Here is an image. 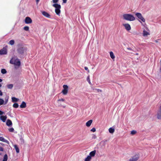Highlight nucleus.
Instances as JSON below:
<instances>
[{"mask_svg":"<svg viewBox=\"0 0 161 161\" xmlns=\"http://www.w3.org/2000/svg\"><path fill=\"white\" fill-rule=\"evenodd\" d=\"M15 48L13 47L11 49V52H13V54H14V53L15 52Z\"/></svg>","mask_w":161,"mask_h":161,"instance_id":"nucleus-31","label":"nucleus"},{"mask_svg":"<svg viewBox=\"0 0 161 161\" xmlns=\"http://www.w3.org/2000/svg\"><path fill=\"white\" fill-rule=\"evenodd\" d=\"M3 140V137H0V141H1Z\"/></svg>","mask_w":161,"mask_h":161,"instance_id":"nucleus-46","label":"nucleus"},{"mask_svg":"<svg viewBox=\"0 0 161 161\" xmlns=\"http://www.w3.org/2000/svg\"><path fill=\"white\" fill-rule=\"evenodd\" d=\"M53 6L55 8V12L56 14L58 16H60V9L61 6L60 4L58 3H54L53 4Z\"/></svg>","mask_w":161,"mask_h":161,"instance_id":"nucleus-2","label":"nucleus"},{"mask_svg":"<svg viewBox=\"0 0 161 161\" xmlns=\"http://www.w3.org/2000/svg\"><path fill=\"white\" fill-rule=\"evenodd\" d=\"M23 29H24V30H25V31H27L29 30V27L28 26H25L24 27Z\"/></svg>","mask_w":161,"mask_h":161,"instance_id":"nucleus-25","label":"nucleus"},{"mask_svg":"<svg viewBox=\"0 0 161 161\" xmlns=\"http://www.w3.org/2000/svg\"><path fill=\"white\" fill-rule=\"evenodd\" d=\"M64 101V100L63 98H61V99H59L58 100V101Z\"/></svg>","mask_w":161,"mask_h":161,"instance_id":"nucleus-41","label":"nucleus"},{"mask_svg":"<svg viewBox=\"0 0 161 161\" xmlns=\"http://www.w3.org/2000/svg\"><path fill=\"white\" fill-rule=\"evenodd\" d=\"M110 56L111 58L112 59H113L115 57L113 53L111 51L110 52Z\"/></svg>","mask_w":161,"mask_h":161,"instance_id":"nucleus-21","label":"nucleus"},{"mask_svg":"<svg viewBox=\"0 0 161 161\" xmlns=\"http://www.w3.org/2000/svg\"><path fill=\"white\" fill-rule=\"evenodd\" d=\"M150 35L149 33V32H147L146 31L144 30L143 31V36H147V35Z\"/></svg>","mask_w":161,"mask_h":161,"instance_id":"nucleus-19","label":"nucleus"},{"mask_svg":"<svg viewBox=\"0 0 161 161\" xmlns=\"http://www.w3.org/2000/svg\"><path fill=\"white\" fill-rule=\"evenodd\" d=\"M84 69H85V70H87V71L89 72V70L88 69V68L87 67H84Z\"/></svg>","mask_w":161,"mask_h":161,"instance_id":"nucleus-39","label":"nucleus"},{"mask_svg":"<svg viewBox=\"0 0 161 161\" xmlns=\"http://www.w3.org/2000/svg\"><path fill=\"white\" fill-rule=\"evenodd\" d=\"M108 131L110 133H113L114 131V129L112 127H110Z\"/></svg>","mask_w":161,"mask_h":161,"instance_id":"nucleus-20","label":"nucleus"},{"mask_svg":"<svg viewBox=\"0 0 161 161\" xmlns=\"http://www.w3.org/2000/svg\"><path fill=\"white\" fill-rule=\"evenodd\" d=\"M127 49L128 50H129L131 51H133V50L132 48H131L129 47H127Z\"/></svg>","mask_w":161,"mask_h":161,"instance_id":"nucleus-40","label":"nucleus"},{"mask_svg":"<svg viewBox=\"0 0 161 161\" xmlns=\"http://www.w3.org/2000/svg\"><path fill=\"white\" fill-rule=\"evenodd\" d=\"M124 19L130 21H134L135 20V17L132 15L130 14H124L123 15Z\"/></svg>","mask_w":161,"mask_h":161,"instance_id":"nucleus-3","label":"nucleus"},{"mask_svg":"<svg viewBox=\"0 0 161 161\" xmlns=\"http://www.w3.org/2000/svg\"><path fill=\"white\" fill-rule=\"evenodd\" d=\"M97 90H98V92H101V90L100 89H98Z\"/></svg>","mask_w":161,"mask_h":161,"instance_id":"nucleus-50","label":"nucleus"},{"mask_svg":"<svg viewBox=\"0 0 161 161\" xmlns=\"http://www.w3.org/2000/svg\"><path fill=\"white\" fill-rule=\"evenodd\" d=\"M91 159L92 158L90 157V156L88 155L86 158H85V161H90Z\"/></svg>","mask_w":161,"mask_h":161,"instance_id":"nucleus-22","label":"nucleus"},{"mask_svg":"<svg viewBox=\"0 0 161 161\" xmlns=\"http://www.w3.org/2000/svg\"><path fill=\"white\" fill-rule=\"evenodd\" d=\"M27 50V48L22 46H18L17 50V52L19 54H23Z\"/></svg>","mask_w":161,"mask_h":161,"instance_id":"nucleus-4","label":"nucleus"},{"mask_svg":"<svg viewBox=\"0 0 161 161\" xmlns=\"http://www.w3.org/2000/svg\"><path fill=\"white\" fill-rule=\"evenodd\" d=\"M14 147L15 149L16 152L17 153H19V150L18 146L16 145H14Z\"/></svg>","mask_w":161,"mask_h":161,"instance_id":"nucleus-18","label":"nucleus"},{"mask_svg":"<svg viewBox=\"0 0 161 161\" xmlns=\"http://www.w3.org/2000/svg\"><path fill=\"white\" fill-rule=\"evenodd\" d=\"M13 86V85L12 84H11V89L12 88Z\"/></svg>","mask_w":161,"mask_h":161,"instance_id":"nucleus-47","label":"nucleus"},{"mask_svg":"<svg viewBox=\"0 0 161 161\" xmlns=\"http://www.w3.org/2000/svg\"><path fill=\"white\" fill-rule=\"evenodd\" d=\"M92 122V120H90L88 121L86 123V125L87 127H89L91 125Z\"/></svg>","mask_w":161,"mask_h":161,"instance_id":"nucleus-17","label":"nucleus"},{"mask_svg":"<svg viewBox=\"0 0 161 161\" xmlns=\"http://www.w3.org/2000/svg\"><path fill=\"white\" fill-rule=\"evenodd\" d=\"M11 99H12V101L13 103L18 102L19 100V99H18V98H16L14 97H12Z\"/></svg>","mask_w":161,"mask_h":161,"instance_id":"nucleus-16","label":"nucleus"},{"mask_svg":"<svg viewBox=\"0 0 161 161\" xmlns=\"http://www.w3.org/2000/svg\"><path fill=\"white\" fill-rule=\"evenodd\" d=\"M20 141L21 144H23L24 143V140L23 138L21 137L20 139Z\"/></svg>","mask_w":161,"mask_h":161,"instance_id":"nucleus-26","label":"nucleus"},{"mask_svg":"<svg viewBox=\"0 0 161 161\" xmlns=\"http://www.w3.org/2000/svg\"><path fill=\"white\" fill-rule=\"evenodd\" d=\"M96 150H94L89 153V156L92 158V157H94L96 154Z\"/></svg>","mask_w":161,"mask_h":161,"instance_id":"nucleus-13","label":"nucleus"},{"mask_svg":"<svg viewBox=\"0 0 161 161\" xmlns=\"http://www.w3.org/2000/svg\"><path fill=\"white\" fill-rule=\"evenodd\" d=\"M8 130L9 131H10V129H8Z\"/></svg>","mask_w":161,"mask_h":161,"instance_id":"nucleus-56","label":"nucleus"},{"mask_svg":"<svg viewBox=\"0 0 161 161\" xmlns=\"http://www.w3.org/2000/svg\"><path fill=\"white\" fill-rule=\"evenodd\" d=\"M12 125V123L11 122V126Z\"/></svg>","mask_w":161,"mask_h":161,"instance_id":"nucleus-52","label":"nucleus"},{"mask_svg":"<svg viewBox=\"0 0 161 161\" xmlns=\"http://www.w3.org/2000/svg\"><path fill=\"white\" fill-rule=\"evenodd\" d=\"M86 80H87L88 81V83H89V84H91V82L90 80V76H89V75L87 77Z\"/></svg>","mask_w":161,"mask_h":161,"instance_id":"nucleus-30","label":"nucleus"},{"mask_svg":"<svg viewBox=\"0 0 161 161\" xmlns=\"http://www.w3.org/2000/svg\"><path fill=\"white\" fill-rule=\"evenodd\" d=\"M6 124L8 126H10V120L8 119L7 120Z\"/></svg>","mask_w":161,"mask_h":161,"instance_id":"nucleus-32","label":"nucleus"},{"mask_svg":"<svg viewBox=\"0 0 161 161\" xmlns=\"http://www.w3.org/2000/svg\"><path fill=\"white\" fill-rule=\"evenodd\" d=\"M25 22L27 24H31L32 22L31 19L29 17H26L25 20Z\"/></svg>","mask_w":161,"mask_h":161,"instance_id":"nucleus-9","label":"nucleus"},{"mask_svg":"<svg viewBox=\"0 0 161 161\" xmlns=\"http://www.w3.org/2000/svg\"><path fill=\"white\" fill-rule=\"evenodd\" d=\"M10 41H9V42H8V43L10 44Z\"/></svg>","mask_w":161,"mask_h":161,"instance_id":"nucleus-57","label":"nucleus"},{"mask_svg":"<svg viewBox=\"0 0 161 161\" xmlns=\"http://www.w3.org/2000/svg\"><path fill=\"white\" fill-rule=\"evenodd\" d=\"M40 0H36V2L37 3H38Z\"/></svg>","mask_w":161,"mask_h":161,"instance_id":"nucleus-48","label":"nucleus"},{"mask_svg":"<svg viewBox=\"0 0 161 161\" xmlns=\"http://www.w3.org/2000/svg\"><path fill=\"white\" fill-rule=\"evenodd\" d=\"M2 95H3L2 92H1V91L0 90V95L2 96Z\"/></svg>","mask_w":161,"mask_h":161,"instance_id":"nucleus-45","label":"nucleus"},{"mask_svg":"<svg viewBox=\"0 0 161 161\" xmlns=\"http://www.w3.org/2000/svg\"><path fill=\"white\" fill-rule=\"evenodd\" d=\"M0 151H3V148L2 147H0Z\"/></svg>","mask_w":161,"mask_h":161,"instance_id":"nucleus-44","label":"nucleus"},{"mask_svg":"<svg viewBox=\"0 0 161 161\" xmlns=\"http://www.w3.org/2000/svg\"><path fill=\"white\" fill-rule=\"evenodd\" d=\"M63 3H66L67 2V0H62Z\"/></svg>","mask_w":161,"mask_h":161,"instance_id":"nucleus-43","label":"nucleus"},{"mask_svg":"<svg viewBox=\"0 0 161 161\" xmlns=\"http://www.w3.org/2000/svg\"><path fill=\"white\" fill-rule=\"evenodd\" d=\"M11 64H13L16 69L19 68L21 65V62L17 56H14L11 59Z\"/></svg>","mask_w":161,"mask_h":161,"instance_id":"nucleus-1","label":"nucleus"},{"mask_svg":"<svg viewBox=\"0 0 161 161\" xmlns=\"http://www.w3.org/2000/svg\"><path fill=\"white\" fill-rule=\"evenodd\" d=\"M8 88H10V85H8Z\"/></svg>","mask_w":161,"mask_h":161,"instance_id":"nucleus-49","label":"nucleus"},{"mask_svg":"<svg viewBox=\"0 0 161 161\" xmlns=\"http://www.w3.org/2000/svg\"><path fill=\"white\" fill-rule=\"evenodd\" d=\"M4 114V112H3L2 111L0 110V115H2Z\"/></svg>","mask_w":161,"mask_h":161,"instance_id":"nucleus-42","label":"nucleus"},{"mask_svg":"<svg viewBox=\"0 0 161 161\" xmlns=\"http://www.w3.org/2000/svg\"><path fill=\"white\" fill-rule=\"evenodd\" d=\"M59 0H53L52 2L53 3H57L58 2Z\"/></svg>","mask_w":161,"mask_h":161,"instance_id":"nucleus-34","label":"nucleus"},{"mask_svg":"<svg viewBox=\"0 0 161 161\" xmlns=\"http://www.w3.org/2000/svg\"><path fill=\"white\" fill-rule=\"evenodd\" d=\"M14 43V40H11V45H13Z\"/></svg>","mask_w":161,"mask_h":161,"instance_id":"nucleus-33","label":"nucleus"},{"mask_svg":"<svg viewBox=\"0 0 161 161\" xmlns=\"http://www.w3.org/2000/svg\"><path fill=\"white\" fill-rule=\"evenodd\" d=\"M136 55H138V53H136Z\"/></svg>","mask_w":161,"mask_h":161,"instance_id":"nucleus-55","label":"nucleus"},{"mask_svg":"<svg viewBox=\"0 0 161 161\" xmlns=\"http://www.w3.org/2000/svg\"><path fill=\"white\" fill-rule=\"evenodd\" d=\"M1 155V153H0V155Z\"/></svg>","mask_w":161,"mask_h":161,"instance_id":"nucleus-58","label":"nucleus"},{"mask_svg":"<svg viewBox=\"0 0 161 161\" xmlns=\"http://www.w3.org/2000/svg\"><path fill=\"white\" fill-rule=\"evenodd\" d=\"M91 131L93 132H95L96 131V129L95 128H93L91 129Z\"/></svg>","mask_w":161,"mask_h":161,"instance_id":"nucleus-37","label":"nucleus"},{"mask_svg":"<svg viewBox=\"0 0 161 161\" xmlns=\"http://www.w3.org/2000/svg\"><path fill=\"white\" fill-rule=\"evenodd\" d=\"M2 81V80L0 78V82H1Z\"/></svg>","mask_w":161,"mask_h":161,"instance_id":"nucleus-51","label":"nucleus"},{"mask_svg":"<svg viewBox=\"0 0 161 161\" xmlns=\"http://www.w3.org/2000/svg\"><path fill=\"white\" fill-rule=\"evenodd\" d=\"M62 107H63V108H64L65 107V106H62Z\"/></svg>","mask_w":161,"mask_h":161,"instance_id":"nucleus-53","label":"nucleus"},{"mask_svg":"<svg viewBox=\"0 0 161 161\" xmlns=\"http://www.w3.org/2000/svg\"><path fill=\"white\" fill-rule=\"evenodd\" d=\"M7 49L6 47H4L0 50V55H4L7 54Z\"/></svg>","mask_w":161,"mask_h":161,"instance_id":"nucleus-8","label":"nucleus"},{"mask_svg":"<svg viewBox=\"0 0 161 161\" xmlns=\"http://www.w3.org/2000/svg\"><path fill=\"white\" fill-rule=\"evenodd\" d=\"M123 26H125V29L128 31H130L131 29V27L130 25L128 24H124Z\"/></svg>","mask_w":161,"mask_h":161,"instance_id":"nucleus-12","label":"nucleus"},{"mask_svg":"<svg viewBox=\"0 0 161 161\" xmlns=\"http://www.w3.org/2000/svg\"><path fill=\"white\" fill-rule=\"evenodd\" d=\"M26 106V104L24 101L22 102L21 104L20 105V107L21 108H25Z\"/></svg>","mask_w":161,"mask_h":161,"instance_id":"nucleus-14","label":"nucleus"},{"mask_svg":"<svg viewBox=\"0 0 161 161\" xmlns=\"http://www.w3.org/2000/svg\"><path fill=\"white\" fill-rule=\"evenodd\" d=\"M2 85L1 84H0V87H1Z\"/></svg>","mask_w":161,"mask_h":161,"instance_id":"nucleus-54","label":"nucleus"},{"mask_svg":"<svg viewBox=\"0 0 161 161\" xmlns=\"http://www.w3.org/2000/svg\"><path fill=\"white\" fill-rule=\"evenodd\" d=\"M136 16L142 21L144 22L145 21V19L143 17L141 13H137L136 14Z\"/></svg>","mask_w":161,"mask_h":161,"instance_id":"nucleus-5","label":"nucleus"},{"mask_svg":"<svg viewBox=\"0 0 161 161\" xmlns=\"http://www.w3.org/2000/svg\"><path fill=\"white\" fill-rule=\"evenodd\" d=\"M41 13L45 17L48 18H50L51 15L47 12L45 11H42L41 12Z\"/></svg>","mask_w":161,"mask_h":161,"instance_id":"nucleus-11","label":"nucleus"},{"mask_svg":"<svg viewBox=\"0 0 161 161\" xmlns=\"http://www.w3.org/2000/svg\"><path fill=\"white\" fill-rule=\"evenodd\" d=\"M63 90L62 91V92L64 95H66L68 92V86L67 85H64L63 86Z\"/></svg>","mask_w":161,"mask_h":161,"instance_id":"nucleus-6","label":"nucleus"},{"mask_svg":"<svg viewBox=\"0 0 161 161\" xmlns=\"http://www.w3.org/2000/svg\"><path fill=\"white\" fill-rule=\"evenodd\" d=\"M157 118L158 119H161V106L160 107L157 112Z\"/></svg>","mask_w":161,"mask_h":161,"instance_id":"nucleus-7","label":"nucleus"},{"mask_svg":"<svg viewBox=\"0 0 161 161\" xmlns=\"http://www.w3.org/2000/svg\"><path fill=\"white\" fill-rule=\"evenodd\" d=\"M1 119L3 122H5L7 118L6 116H1L0 117Z\"/></svg>","mask_w":161,"mask_h":161,"instance_id":"nucleus-15","label":"nucleus"},{"mask_svg":"<svg viewBox=\"0 0 161 161\" xmlns=\"http://www.w3.org/2000/svg\"><path fill=\"white\" fill-rule=\"evenodd\" d=\"M7 159H8V156H7V155L6 154L4 155L3 161H7Z\"/></svg>","mask_w":161,"mask_h":161,"instance_id":"nucleus-23","label":"nucleus"},{"mask_svg":"<svg viewBox=\"0 0 161 161\" xmlns=\"http://www.w3.org/2000/svg\"><path fill=\"white\" fill-rule=\"evenodd\" d=\"M1 72L3 74H5L6 73L7 71L5 69H1Z\"/></svg>","mask_w":161,"mask_h":161,"instance_id":"nucleus-27","label":"nucleus"},{"mask_svg":"<svg viewBox=\"0 0 161 161\" xmlns=\"http://www.w3.org/2000/svg\"><path fill=\"white\" fill-rule=\"evenodd\" d=\"M96 138H97V136H96V135H94V134L93 135L92 137V139H96Z\"/></svg>","mask_w":161,"mask_h":161,"instance_id":"nucleus-38","label":"nucleus"},{"mask_svg":"<svg viewBox=\"0 0 161 161\" xmlns=\"http://www.w3.org/2000/svg\"><path fill=\"white\" fill-rule=\"evenodd\" d=\"M136 132V131L135 130H132L131 131L130 134L133 135L135 134Z\"/></svg>","mask_w":161,"mask_h":161,"instance_id":"nucleus-29","label":"nucleus"},{"mask_svg":"<svg viewBox=\"0 0 161 161\" xmlns=\"http://www.w3.org/2000/svg\"><path fill=\"white\" fill-rule=\"evenodd\" d=\"M1 141H2L3 142H4L8 143H9L8 142L7 140L3 138V140H1Z\"/></svg>","mask_w":161,"mask_h":161,"instance_id":"nucleus-35","label":"nucleus"},{"mask_svg":"<svg viewBox=\"0 0 161 161\" xmlns=\"http://www.w3.org/2000/svg\"><path fill=\"white\" fill-rule=\"evenodd\" d=\"M139 158L138 155H135L129 159V161H136Z\"/></svg>","mask_w":161,"mask_h":161,"instance_id":"nucleus-10","label":"nucleus"},{"mask_svg":"<svg viewBox=\"0 0 161 161\" xmlns=\"http://www.w3.org/2000/svg\"><path fill=\"white\" fill-rule=\"evenodd\" d=\"M4 103V101L2 99L0 98V105H3Z\"/></svg>","mask_w":161,"mask_h":161,"instance_id":"nucleus-28","label":"nucleus"},{"mask_svg":"<svg viewBox=\"0 0 161 161\" xmlns=\"http://www.w3.org/2000/svg\"><path fill=\"white\" fill-rule=\"evenodd\" d=\"M19 106L18 104L17 103H14L13 105V107L14 108H18L19 107Z\"/></svg>","mask_w":161,"mask_h":161,"instance_id":"nucleus-24","label":"nucleus"},{"mask_svg":"<svg viewBox=\"0 0 161 161\" xmlns=\"http://www.w3.org/2000/svg\"><path fill=\"white\" fill-rule=\"evenodd\" d=\"M14 130L13 128H11V132H14L15 133H17V131L14 132Z\"/></svg>","mask_w":161,"mask_h":161,"instance_id":"nucleus-36","label":"nucleus"}]
</instances>
